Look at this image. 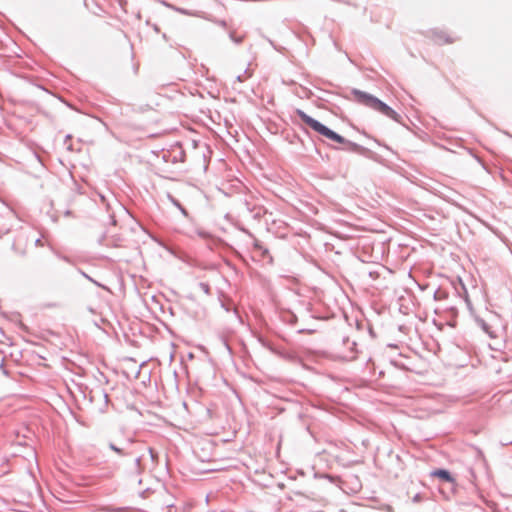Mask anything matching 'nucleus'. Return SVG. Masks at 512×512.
Returning a JSON list of instances; mask_svg holds the SVG:
<instances>
[{
	"label": "nucleus",
	"mask_w": 512,
	"mask_h": 512,
	"mask_svg": "<svg viewBox=\"0 0 512 512\" xmlns=\"http://www.w3.org/2000/svg\"><path fill=\"white\" fill-rule=\"evenodd\" d=\"M199 235L203 238L207 237V234L206 233H203V232H199Z\"/></svg>",
	"instance_id": "nucleus-7"
},
{
	"label": "nucleus",
	"mask_w": 512,
	"mask_h": 512,
	"mask_svg": "<svg viewBox=\"0 0 512 512\" xmlns=\"http://www.w3.org/2000/svg\"><path fill=\"white\" fill-rule=\"evenodd\" d=\"M386 510H387V512H394L393 508L391 506H387Z\"/></svg>",
	"instance_id": "nucleus-6"
},
{
	"label": "nucleus",
	"mask_w": 512,
	"mask_h": 512,
	"mask_svg": "<svg viewBox=\"0 0 512 512\" xmlns=\"http://www.w3.org/2000/svg\"><path fill=\"white\" fill-rule=\"evenodd\" d=\"M297 114L299 115L301 120L306 125H308L311 129H313L317 133L321 134L322 136H324V137H326V138H328V139H330V140H332L334 142L340 143V144H343V143L346 142V140L341 135H339V134L335 133L334 131L330 130L329 128H327L326 126H324L323 124H321L317 120H315L312 117L308 116L303 111L297 110Z\"/></svg>",
	"instance_id": "nucleus-2"
},
{
	"label": "nucleus",
	"mask_w": 512,
	"mask_h": 512,
	"mask_svg": "<svg viewBox=\"0 0 512 512\" xmlns=\"http://www.w3.org/2000/svg\"><path fill=\"white\" fill-rule=\"evenodd\" d=\"M357 95H358L359 101L362 104L382 113L383 115H385L395 121H399V118H400L399 114L396 111H394L392 108H390L388 105L383 103L381 100H379L378 98L374 97L373 95L364 93V92H359Z\"/></svg>",
	"instance_id": "nucleus-1"
},
{
	"label": "nucleus",
	"mask_w": 512,
	"mask_h": 512,
	"mask_svg": "<svg viewBox=\"0 0 512 512\" xmlns=\"http://www.w3.org/2000/svg\"><path fill=\"white\" fill-rule=\"evenodd\" d=\"M432 475L434 477H437L443 481H446V482H454V479L453 477L450 475V473L447 471V470H444V469H439V470H435Z\"/></svg>",
	"instance_id": "nucleus-3"
},
{
	"label": "nucleus",
	"mask_w": 512,
	"mask_h": 512,
	"mask_svg": "<svg viewBox=\"0 0 512 512\" xmlns=\"http://www.w3.org/2000/svg\"><path fill=\"white\" fill-rule=\"evenodd\" d=\"M445 41H446L447 43H453L455 40H454V39H452V38H447Z\"/></svg>",
	"instance_id": "nucleus-5"
},
{
	"label": "nucleus",
	"mask_w": 512,
	"mask_h": 512,
	"mask_svg": "<svg viewBox=\"0 0 512 512\" xmlns=\"http://www.w3.org/2000/svg\"><path fill=\"white\" fill-rule=\"evenodd\" d=\"M110 448L116 451L117 453H121V450L118 447H115L113 444L110 445Z\"/></svg>",
	"instance_id": "nucleus-4"
}]
</instances>
